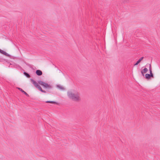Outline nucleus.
Wrapping results in <instances>:
<instances>
[{
	"label": "nucleus",
	"instance_id": "f257e3e1",
	"mask_svg": "<svg viewBox=\"0 0 160 160\" xmlns=\"http://www.w3.org/2000/svg\"><path fill=\"white\" fill-rule=\"evenodd\" d=\"M67 94L69 98L74 101L78 102L80 100V93L74 90L68 91Z\"/></svg>",
	"mask_w": 160,
	"mask_h": 160
},
{
	"label": "nucleus",
	"instance_id": "f03ea898",
	"mask_svg": "<svg viewBox=\"0 0 160 160\" xmlns=\"http://www.w3.org/2000/svg\"><path fill=\"white\" fill-rule=\"evenodd\" d=\"M30 80H31V82H32V83L34 85V86L36 88H38V89L39 90H40L41 92L44 93H46V91L44 90H43L42 89L41 87L40 86V85H39L38 84V83L36 82L35 81L32 79H31Z\"/></svg>",
	"mask_w": 160,
	"mask_h": 160
},
{
	"label": "nucleus",
	"instance_id": "7ed1b4c3",
	"mask_svg": "<svg viewBox=\"0 0 160 160\" xmlns=\"http://www.w3.org/2000/svg\"><path fill=\"white\" fill-rule=\"evenodd\" d=\"M38 83L42 86L44 88L45 86V84H46V83H45L41 80H39L38 81Z\"/></svg>",
	"mask_w": 160,
	"mask_h": 160
},
{
	"label": "nucleus",
	"instance_id": "20e7f679",
	"mask_svg": "<svg viewBox=\"0 0 160 160\" xmlns=\"http://www.w3.org/2000/svg\"><path fill=\"white\" fill-rule=\"evenodd\" d=\"M36 73L38 76H41L42 74V71L40 70H37L36 71Z\"/></svg>",
	"mask_w": 160,
	"mask_h": 160
},
{
	"label": "nucleus",
	"instance_id": "39448f33",
	"mask_svg": "<svg viewBox=\"0 0 160 160\" xmlns=\"http://www.w3.org/2000/svg\"><path fill=\"white\" fill-rule=\"evenodd\" d=\"M17 88L20 91H21L22 93L24 94L27 96H28V97L29 96V95L27 93H26L25 91H24V90H23L22 88Z\"/></svg>",
	"mask_w": 160,
	"mask_h": 160
},
{
	"label": "nucleus",
	"instance_id": "423d86ee",
	"mask_svg": "<svg viewBox=\"0 0 160 160\" xmlns=\"http://www.w3.org/2000/svg\"><path fill=\"white\" fill-rule=\"evenodd\" d=\"M0 52L2 54L7 56H8V57L10 56V55H9L8 54V53H7V52H5V51H3L2 50H1Z\"/></svg>",
	"mask_w": 160,
	"mask_h": 160
},
{
	"label": "nucleus",
	"instance_id": "0eeeda50",
	"mask_svg": "<svg viewBox=\"0 0 160 160\" xmlns=\"http://www.w3.org/2000/svg\"><path fill=\"white\" fill-rule=\"evenodd\" d=\"M148 66H149V71H150V74L152 73V67L151 64H147L146 65V67H148Z\"/></svg>",
	"mask_w": 160,
	"mask_h": 160
},
{
	"label": "nucleus",
	"instance_id": "6e6552de",
	"mask_svg": "<svg viewBox=\"0 0 160 160\" xmlns=\"http://www.w3.org/2000/svg\"><path fill=\"white\" fill-rule=\"evenodd\" d=\"M144 58L143 57H142L140 58L136 62V63L134 64V66H136L138 65L141 62V61Z\"/></svg>",
	"mask_w": 160,
	"mask_h": 160
},
{
	"label": "nucleus",
	"instance_id": "1a4fd4ad",
	"mask_svg": "<svg viewBox=\"0 0 160 160\" xmlns=\"http://www.w3.org/2000/svg\"><path fill=\"white\" fill-rule=\"evenodd\" d=\"M52 87L50 85L48 84L47 83H46V84H45V86L44 88H49L51 89L52 88Z\"/></svg>",
	"mask_w": 160,
	"mask_h": 160
},
{
	"label": "nucleus",
	"instance_id": "9d476101",
	"mask_svg": "<svg viewBox=\"0 0 160 160\" xmlns=\"http://www.w3.org/2000/svg\"><path fill=\"white\" fill-rule=\"evenodd\" d=\"M24 74L27 78H29L30 77V75L27 72H24L23 73Z\"/></svg>",
	"mask_w": 160,
	"mask_h": 160
},
{
	"label": "nucleus",
	"instance_id": "9b49d317",
	"mask_svg": "<svg viewBox=\"0 0 160 160\" xmlns=\"http://www.w3.org/2000/svg\"><path fill=\"white\" fill-rule=\"evenodd\" d=\"M145 78L146 79H150V75L149 74H145Z\"/></svg>",
	"mask_w": 160,
	"mask_h": 160
},
{
	"label": "nucleus",
	"instance_id": "f8f14e48",
	"mask_svg": "<svg viewBox=\"0 0 160 160\" xmlns=\"http://www.w3.org/2000/svg\"><path fill=\"white\" fill-rule=\"evenodd\" d=\"M46 102V103H53L54 104H58V103L54 102V101H47Z\"/></svg>",
	"mask_w": 160,
	"mask_h": 160
},
{
	"label": "nucleus",
	"instance_id": "ddd939ff",
	"mask_svg": "<svg viewBox=\"0 0 160 160\" xmlns=\"http://www.w3.org/2000/svg\"><path fill=\"white\" fill-rule=\"evenodd\" d=\"M148 71V69L146 68H144L141 71L142 72L145 73H146Z\"/></svg>",
	"mask_w": 160,
	"mask_h": 160
},
{
	"label": "nucleus",
	"instance_id": "4468645a",
	"mask_svg": "<svg viewBox=\"0 0 160 160\" xmlns=\"http://www.w3.org/2000/svg\"><path fill=\"white\" fill-rule=\"evenodd\" d=\"M57 87H58L60 89L62 90H64V88L62 86H59V85H57Z\"/></svg>",
	"mask_w": 160,
	"mask_h": 160
},
{
	"label": "nucleus",
	"instance_id": "2eb2a0df",
	"mask_svg": "<svg viewBox=\"0 0 160 160\" xmlns=\"http://www.w3.org/2000/svg\"><path fill=\"white\" fill-rule=\"evenodd\" d=\"M150 78L151 77L153 78L154 76L152 73L150 74Z\"/></svg>",
	"mask_w": 160,
	"mask_h": 160
},
{
	"label": "nucleus",
	"instance_id": "dca6fc26",
	"mask_svg": "<svg viewBox=\"0 0 160 160\" xmlns=\"http://www.w3.org/2000/svg\"><path fill=\"white\" fill-rule=\"evenodd\" d=\"M141 73H142V75L143 76H144V73H144V72H142V71H141Z\"/></svg>",
	"mask_w": 160,
	"mask_h": 160
}]
</instances>
